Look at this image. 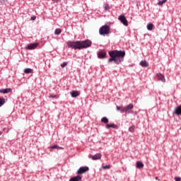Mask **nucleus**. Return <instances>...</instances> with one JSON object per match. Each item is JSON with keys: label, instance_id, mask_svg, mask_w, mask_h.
<instances>
[{"label": "nucleus", "instance_id": "obj_18", "mask_svg": "<svg viewBox=\"0 0 181 181\" xmlns=\"http://www.w3.org/2000/svg\"><path fill=\"white\" fill-rule=\"evenodd\" d=\"M140 66H141V67H148L149 66V64L148 63V62L144 60V61H141L140 62Z\"/></svg>", "mask_w": 181, "mask_h": 181}, {"label": "nucleus", "instance_id": "obj_13", "mask_svg": "<svg viewBox=\"0 0 181 181\" xmlns=\"http://www.w3.org/2000/svg\"><path fill=\"white\" fill-rule=\"evenodd\" d=\"M101 153H96L94 156H93L92 159L93 160H98V159H101Z\"/></svg>", "mask_w": 181, "mask_h": 181}, {"label": "nucleus", "instance_id": "obj_3", "mask_svg": "<svg viewBox=\"0 0 181 181\" xmlns=\"http://www.w3.org/2000/svg\"><path fill=\"white\" fill-rule=\"evenodd\" d=\"M132 110H134V105L130 103L122 107L120 110V112L121 114H124V112H126V114H134V111H132Z\"/></svg>", "mask_w": 181, "mask_h": 181}, {"label": "nucleus", "instance_id": "obj_21", "mask_svg": "<svg viewBox=\"0 0 181 181\" xmlns=\"http://www.w3.org/2000/svg\"><path fill=\"white\" fill-rule=\"evenodd\" d=\"M101 122H103V124H108V118H107L106 117H103L101 119Z\"/></svg>", "mask_w": 181, "mask_h": 181}, {"label": "nucleus", "instance_id": "obj_34", "mask_svg": "<svg viewBox=\"0 0 181 181\" xmlns=\"http://www.w3.org/2000/svg\"><path fill=\"white\" fill-rule=\"evenodd\" d=\"M116 110L117 111H121V107L119 106L116 107Z\"/></svg>", "mask_w": 181, "mask_h": 181}, {"label": "nucleus", "instance_id": "obj_24", "mask_svg": "<svg viewBox=\"0 0 181 181\" xmlns=\"http://www.w3.org/2000/svg\"><path fill=\"white\" fill-rule=\"evenodd\" d=\"M60 33H62V29H60V28L55 29L54 35H60Z\"/></svg>", "mask_w": 181, "mask_h": 181}, {"label": "nucleus", "instance_id": "obj_27", "mask_svg": "<svg viewBox=\"0 0 181 181\" xmlns=\"http://www.w3.org/2000/svg\"><path fill=\"white\" fill-rule=\"evenodd\" d=\"M6 4V0H0V5H4Z\"/></svg>", "mask_w": 181, "mask_h": 181}, {"label": "nucleus", "instance_id": "obj_4", "mask_svg": "<svg viewBox=\"0 0 181 181\" xmlns=\"http://www.w3.org/2000/svg\"><path fill=\"white\" fill-rule=\"evenodd\" d=\"M110 26L108 25H103L99 29V33L101 36H105V35H110Z\"/></svg>", "mask_w": 181, "mask_h": 181}, {"label": "nucleus", "instance_id": "obj_37", "mask_svg": "<svg viewBox=\"0 0 181 181\" xmlns=\"http://www.w3.org/2000/svg\"><path fill=\"white\" fill-rule=\"evenodd\" d=\"M1 135H2V132L0 131V136H1Z\"/></svg>", "mask_w": 181, "mask_h": 181}, {"label": "nucleus", "instance_id": "obj_36", "mask_svg": "<svg viewBox=\"0 0 181 181\" xmlns=\"http://www.w3.org/2000/svg\"><path fill=\"white\" fill-rule=\"evenodd\" d=\"M156 180H159V178L158 177H156Z\"/></svg>", "mask_w": 181, "mask_h": 181}, {"label": "nucleus", "instance_id": "obj_23", "mask_svg": "<svg viewBox=\"0 0 181 181\" xmlns=\"http://www.w3.org/2000/svg\"><path fill=\"white\" fill-rule=\"evenodd\" d=\"M5 103H6V101L5 100V98H0V107H2V105H4Z\"/></svg>", "mask_w": 181, "mask_h": 181}, {"label": "nucleus", "instance_id": "obj_8", "mask_svg": "<svg viewBox=\"0 0 181 181\" xmlns=\"http://www.w3.org/2000/svg\"><path fill=\"white\" fill-rule=\"evenodd\" d=\"M119 21H120V22H122L124 26H128V20H127V18H125V16L124 15H120L118 17Z\"/></svg>", "mask_w": 181, "mask_h": 181}, {"label": "nucleus", "instance_id": "obj_26", "mask_svg": "<svg viewBox=\"0 0 181 181\" xmlns=\"http://www.w3.org/2000/svg\"><path fill=\"white\" fill-rule=\"evenodd\" d=\"M66 66H67V62H63L62 64H61V67L63 69L64 67H66Z\"/></svg>", "mask_w": 181, "mask_h": 181}, {"label": "nucleus", "instance_id": "obj_33", "mask_svg": "<svg viewBox=\"0 0 181 181\" xmlns=\"http://www.w3.org/2000/svg\"><path fill=\"white\" fill-rule=\"evenodd\" d=\"M31 21H36V16H32Z\"/></svg>", "mask_w": 181, "mask_h": 181}, {"label": "nucleus", "instance_id": "obj_14", "mask_svg": "<svg viewBox=\"0 0 181 181\" xmlns=\"http://www.w3.org/2000/svg\"><path fill=\"white\" fill-rule=\"evenodd\" d=\"M175 114H176V115H181V105L175 107Z\"/></svg>", "mask_w": 181, "mask_h": 181}, {"label": "nucleus", "instance_id": "obj_6", "mask_svg": "<svg viewBox=\"0 0 181 181\" xmlns=\"http://www.w3.org/2000/svg\"><path fill=\"white\" fill-rule=\"evenodd\" d=\"M90 168L88 166H82L79 168L76 173L77 175H83V173H86V172H88Z\"/></svg>", "mask_w": 181, "mask_h": 181}, {"label": "nucleus", "instance_id": "obj_2", "mask_svg": "<svg viewBox=\"0 0 181 181\" xmlns=\"http://www.w3.org/2000/svg\"><path fill=\"white\" fill-rule=\"evenodd\" d=\"M66 45L69 49H74V50H81V44L80 41H68Z\"/></svg>", "mask_w": 181, "mask_h": 181}, {"label": "nucleus", "instance_id": "obj_11", "mask_svg": "<svg viewBox=\"0 0 181 181\" xmlns=\"http://www.w3.org/2000/svg\"><path fill=\"white\" fill-rule=\"evenodd\" d=\"M0 93L1 94H8L9 93H12V88H2V89H0Z\"/></svg>", "mask_w": 181, "mask_h": 181}, {"label": "nucleus", "instance_id": "obj_10", "mask_svg": "<svg viewBox=\"0 0 181 181\" xmlns=\"http://www.w3.org/2000/svg\"><path fill=\"white\" fill-rule=\"evenodd\" d=\"M98 59H105L107 57V52L105 51H100L98 52Z\"/></svg>", "mask_w": 181, "mask_h": 181}, {"label": "nucleus", "instance_id": "obj_31", "mask_svg": "<svg viewBox=\"0 0 181 181\" xmlns=\"http://www.w3.org/2000/svg\"><path fill=\"white\" fill-rule=\"evenodd\" d=\"M56 148H59V146L57 145H54L51 146L52 149H56Z\"/></svg>", "mask_w": 181, "mask_h": 181}, {"label": "nucleus", "instance_id": "obj_29", "mask_svg": "<svg viewBox=\"0 0 181 181\" xmlns=\"http://www.w3.org/2000/svg\"><path fill=\"white\" fill-rule=\"evenodd\" d=\"M175 181H181V177H175Z\"/></svg>", "mask_w": 181, "mask_h": 181}, {"label": "nucleus", "instance_id": "obj_19", "mask_svg": "<svg viewBox=\"0 0 181 181\" xmlns=\"http://www.w3.org/2000/svg\"><path fill=\"white\" fill-rule=\"evenodd\" d=\"M24 73L25 74H30V73H33V69L30 68H26L24 69Z\"/></svg>", "mask_w": 181, "mask_h": 181}, {"label": "nucleus", "instance_id": "obj_20", "mask_svg": "<svg viewBox=\"0 0 181 181\" xmlns=\"http://www.w3.org/2000/svg\"><path fill=\"white\" fill-rule=\"evenodd\" d=\"M146 28L148 30H152L153 29V24L152 23H148Z\"/></svg>", "mask_w": 181, "mask_h": 181}, {"label": "nucleus", "instance_id": "obj_22", "mask_svg": "<svg viewBox=\"0 0 181 181\" xmlns=\"http://www.w3.org/2000/svg\"><path fill=\"white\" fill-rule=\"evenodd\" d=\"M168 0H161V1H159L158 3H157V5H159V6H162V5H163V4H166Z\"/></svg>", "mask_w": 181, "mask_h": 181}, {"label": "nucleus", "instance_id": "obj_9", "mask_svg": "<svg viewBox=\"0 0 181 181\" xmlns=\"http://www.w3.org/2000/svg\"><path fill=\"white\" fill-rule=\"evenodd\" d=\"M156 77L159 81H162V83H165L166 79L165 78V76L162 74H157Z\"/></svg>", "mask_w": 181, "mask_h": 181}, {"label": "nucleus", "instance_id": "obj_15", "mask_svg": "<svg viewBox=\"0 0 181 181\" xmlns=\"http://www.w3.org/2000/svg\"><path fill=\"white\" fill-rule=\"evenodd\" d=\"M105 128H107V129H110V128H114L115 129H117L118 128V126H117L115 124H107L105 126Z\"/></svg>", "mask_w": 181, "mask_h": 181}, {"label": "nucleus", "instance_id": "obj_30", "mask_svg": "<svg viewBox=\"0 0 181 181\" xmlns=\"http://www.w3.org/2000/svg\"><path fill=\"white\" fill-rule=\"evenodd\" d=\"M108 8H110V6H108V4H105V5L104 6V9H105V11H107V10L108 9Z\"/></svg>", "mask_w": 181, "mask_h": 181}, {"label": "nucleus", "instance_id": "obj_25", "mask_svg": "<svg viewBox=\"0 0 181 181\" xmlns=\"http://www.w3.org/2000/svg\"><path fill=\"white\" fill-rule=\"evenodd\" d=\"M135 131V125H132L129 128V132H134Z\"/></svg>", "mask_w": 181, "mask_h": 181}, {"label": "nucleus", "instance_id": "obj_35", "mask_svg": "<svg viewBox=\"0 0 181 181\" xmlns=\"http://www.w3.org/2000/svg\"><path fill=\"white\" fill-rule=\"evenodd\" d=\"M52 1H54V2H58L60 0H52Z\"/></svg>", "mask_w": 181, "mask_h": 181}, {"label": "nucleus", "instance_id": "obj_28", "mask_svg": "<svg viewBox=\"0 0 181 181\" xmlns=\"http://www.w3.org/2000/svg\"><path fill=\"white\" fill-rule=\"evenodd\" d=\"M103 169H110V165H103L102 166Z\"/></svg>", "mask_w": 181, "mask_h": 181}, {"label": "nucleus", "instance_id": "obj_12", "mask_svg": "<svg viewBox=\"0 0 181 181\" xmlns=\"http://www.w3.org/2000/svg\"><path fill=\"white\" fill-rule=\"evenodd\" d=\"M70 94L73 98H76V97H78L80 95V93H78V91L77 90H72Z\"/></svg>", "mask_w": 181, "mask_h": 181}, {"label": "nucleus", "instance_id": "obj_7", "mask_svg": "<svg viewBox=\"0 0 181 181\" xmlns=\"http://www.w3.org/2000/svg\"><path fill=\"white\" fill-rule=\"evenodd\" d=\"M37 46H39V42L31 43V44L28 45L25 47V49L27 50H35V49H36V47H37Z\"/></svg>", "mask_w": 181, "mask_h": 181}, {"label": "nucleus", "instance_id": "obj_38", "mask_svg": "<svg viewBox=\"0 0 181 181\" xmlns=\"http://www.w3.org/2000/svg\"><path fill=\"white\" fill-rule=\"evenodd\" d=\"M59 148H60V149H63V148H62V147H59Z\"/></svg>", "mask_w": 181, "mask_h": 181}, {"label": "nucleus", "instance_id": "obj_5", "mask_svg": "<svg viewBox=\"0 0 181 181\" xmlns=\"http://www.w3.org/2000/svg\"><path fill=\"white\" fill-rule=\"evenodd\" d=\"M81 42V50L83 49H87L88 47H90L92 45L91 40H86L80 41Z\"/></svg>", "mask_w": 181, "mask_h": 181}, {"label": "nucleus", "instance_id": "obj_1", "mask_svg": "<svg viewBox=\"0 0 181 181\" xmlns=\"http://www.w3.org/2000/svg\"><path fill=\"white\" fill-rule=\"evenodd\" d=\"M108 54L110 58L107 59V63H112L114 62L115 64L119 65L124 62L125 51L115 49L109 51Z\"/></svg>", "mask_w": 181, "mask_h": 181}, {"label": "nucleus", "instance_id": "obj_32", "mask_svg": "<svg viewBox=\"0 0 181 181\" xmlns=\"http://www.w3.org/2000/svg\"><path fill=\"white\" fill-rule=\"evenodd\" d=\"M56 97H57V95H49V98H56Z\"/></svg>", "mask_w": 181, "mask_h": 181}, {"label": "nucleus", "instance_id": "obj_16", "mask_svg": "<svg viewBox=\"0 0 181 181\" xmlns=\"http://www.w3.org/2000/svg\"><path fill=\"white\" fill-rule=\"evenodd\" d=\"M136 168L137 169H142V168H144V163L141 161H137L136 163Z\"/></svg>", "mask_w": 181, "mask_h": 181}, {"label": "nucleus", "instance_id": "obj_17", "mask_svg": "<svg viewBox=\"0 0 181 181\" xmlns=\"http://www.w3.org/2000/svg\"><path fill=\"white\" fill-rule=\"evenodd\" d=\"M80 180H81V176L80 175L72 177L69 179V181H80Z\"/></svg>", "mask_w": 181, "mask_h": 181}]
</instances>
